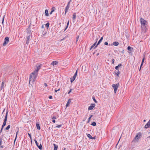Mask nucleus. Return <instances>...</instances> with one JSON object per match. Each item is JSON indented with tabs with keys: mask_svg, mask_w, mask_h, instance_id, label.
<instances>
[{
	"mask_svg": "<svg viewBox=\"0 0 150 150\" xmlns=\"http://www.w3.org/2000/svg\"><path fill=\"white\" fill-rule=\"evenodd\" d=\"M93 116V115H91L90 116V118H91V117H92Z\"/></svg>",
	"mask_w": 150,
	"mask_h": 150,
	"instance_id": "57",
	"label": "nucleus"
},
{
	"mask_svg": "<svg viewBox=\"0 0 150 150\" xmlns=\"http://www.w3.org/2000/svg\"><path fill=\"white\" fill-rule=\"evenodd\" d=\"M40 65H37L35 70L32 72L30 75L29 84L31 82L33 83L34 82L38 76V72L40 69Z\"/></svg>",
	"mask_w": 150,
	"mask_h": 150,
	"instance_id": "1",
	"label": "nucleus"
},
{
	"mask_svg": "<svg viewBox=\"0 0 150 150\" xmlns=\"http://www.w3.org/2000/svg\"><path fill=\"white\" fill-rule=\"evenodd\" d=\"M10 127V125H8L7 127L5 129L6 130L8 129Z\"/></svg>",
	"mask_w": 150,
	"mask_h": 150,
	"instance_id": "33",
	"label": "nucleus"
},
{
	"mask_svg": "<svg viewBox=\"0 0 150 150\" xmlns=\"http://www.w3.org/2000/svg\"><path fill=\"white\" fill-rule=\"evenodd\" d=\"M44 28V25H42V28Z\"/></svg>",
	"mask_w": 150,
	"mask_h": 150,
	"instance_id": "55",
	"label": "nucleus"
},
{
	"mask_svg": "<svg viewBox=\"0 0 150 150\" xmlns=\"http://www.w3.org/2000/svg\"><path fill=\"white\" fill-rule=\"evenodd\" d=\"M77 70L76 72L75 73L74 76H73L72 78H70L71 79V83H72L75 80L76 78L77 74Z\"/></svg>",
	"mask_w": 150,
	"mask_h": 150,
	"instance_id": "8",
	"label": "nucleus"
},
{
	"mask_svg": "<svg viewBox=\"0 0 150 150\" xmlns=\"http://www.w3.org/2000/svg\"><path fill=\"white\" fill-rule=\"evenodd\" d=\"M55 91V92H57V90H56V89H55V91Z\"/></svg>",
	"mask_w": 150,
	"mask_h": 150,
	"instance_id": "56",
	"label": "nucleus"
},
{
	"mask_svg": "<svg viewBox=\"0 0 150 150\" xmlns=\"http://www.w3.org/2000/svg\"><path fill=\"white\" fill-rule=\"evenodd\" d=\"M141 28L142 29V33H146L147 30V28H146V25H141Z\"/></svg>",
	"mask_w": 150,
	"mask_h": 150,
	"instance_id": "4",
	"label": "nucleus"
},
{
	"mask_svg": "<svg viewBox=\"0 0 150 150\" xmlns=\"http://www.w3.org/2000/svg\"><path fill=\"white\" fill-rule=\"evenodd\" d=\"M93 139H95V137H93Z\"/></svg>",
	"mask_w": 150,
	"mask_h": 150,
	"instance_id": "60",
	"label": "nucleus"
},
{
	"mask_svg": "<svg viewBox=\"0 0 150 150\" xmlns=\"http://www.w3.org/2000/svg\"><path fill=\"white\" fill-rule=\"evenodd\" d=\"M145 121H146V120H144V122H145Z\"/></svg>",
	"mask_w": 150,
	"mask_h": 150,
	"instance_id": "63",
	"label": "nucleus"
},
{
	"mask_svg": "<svg viewBox=\"0 0 150 150\" xmlns=\"http://www.w3.org/2000/svg\"><path fill=\"white\" fill-rule=\"evenodd\" d=\"M27 40L26 43L28 45L29 42V41L31 40V35H27Z\"/></svg>",
	"mask_w": 150,
	"mask_h": 150,
	"instance_id": "9",
	"label": "nucleus"
},
{
	"mask_svg": "<svg viewBox=\"0 0 150 150\" xmlns=\"http://www.w3.org/2000/svg\"><path fill=\"white\" fill-rule=\"evenodd\" d=\"M19 132V131L18 130L17 132H16V137H15V140H14V141H15V140H16V138L17 137V134H18V133Z\"/></svg>",
	"mask_w": 150,
	"mask_h": 150,
	"instance_id": "34",
	"label": "nucleus"
},
{
	"mask_svg": "<svg viewBox=\"0 0 150 150\" xmlns=\"http://www.w3.org/2000/svg\"><path fill=\"white\" fill-rule=\"evenodd\" d=\"M102 40H100L99 41H98L97 44L96 45V46H95V47H96L100 43V42H102Z\"/></svg>",
	"mask_w": 150,
	"mask_h": 150,
	"instance_id": "29",
	"label": "nucleus"
},
{
	"mask_svg": "<svg viewBox=\"0 0 150 150\" xmlns=\"http://www.w3.org/2000/svg\"><path fill=\"white\" fill-rule=\"evenodd\" d=\"M60 90V88H59V89H58L57 90V91H59Z\"/></svg>",
	"mask_w": 150,
	"mask_h": 150,
	"instance_id": "58",
	"label": "nucleus"
},
{
	"mask_svg": "<svg viewBox=\"0 0 150 150\" xmlns=\"http://www.w3.org/2000/svg\"><path fill=\"white\" fill-rule=\"evenodd\" d=\"M55 8H52V12H53V11H54V9H55Z\"/></svg>",
	"mask_w": 150,
	"mask_h": 150,
	"instance_id": "40",
	"label": "nucleus"
},
{
	"mask_svg": "<svg viewBox=\"0 0 150 150\" xmlns=\"http://www.w3.org/2000/svg\"><path fill=\"white\" fill-rule=\"evenodd\" d=\"M36 127L37 129H38L40 130V126L39 124L37 123H36Z\"/></svg>",
	"mask_w": 150,
	"mask_h": 150,
	"instance_id": "25",
	"label": "nucleus"
},
{
	"mask_svg": "<svg viewBox=\"0 0 150 150\" xmlns=\"http://www.w3.org/2000/svg\"><path fill=\"white\" fill-rule=\"evenodd\" d=\"M147 138H150V136H149V137H147Z\"/></svg>",
	"mask_w": 150,
	"mask_h": 150,
	"instance_id": "61",
	"label": "nucleus"
},
{
	"mask_svg": "<svg viewBox=\"0 0 150 150\" xmlns=\"http://www.w3.org/2000/svg\"><path fill=\"white\" fill-rule=\"evenodd\" d=\"M53 145L54 146V150H57L58 148V146L56 145L55 144H54Z\"/></svg>",
	"mask_w": 150,
	"mask_h": 150,
	"instance_id": "26",
	"label": "nucleus"
},
{
	"mask_svg": "<svg viewBox=\"0 0 150 150\" xmlns=\"http://www.w3.org/2000/svg\"><path fill=\"white\" fill-rule=\"evenodd\" d=\"M49 98L50 99H51L52 98V96H49Z\"/></svg>",
	"mask_w": 150,
	"mask_h": 150,
	"instance_id": "47",
	"label": "nucleus"
},
{
	"mask_svg": "<svg viewBox=\"0 0 150 150\" xmlns=\"http://www.w3.org/2000/svg\"><path fill=\"white\" fill-rule=\"evenodd\" d=\"M104 45H108V43L107 42H105L104 43Z\"/></svg>",
	"mask_w": 150,
	"mask_h": 150,
	"instance_id": "43",
	"label": "nucleus"
},
{
	"mask_svg": "<svg viewBox=\"0 0 150 150\" xmlns=\"http://www.w3.org/2000/svg\"><path fill=\"white\" fill-rule=\"evenodd\" d=\"M69 6H67L65 8V14H66V13L67 11L69 9Z\"/></svg>",
	"mask_w": 150,
	"mask_h": 150,
	"instance_id": "19",
	"label": "nucleus"
},
{
	"mask_svg": "<svg viewBox=\"0 0 150 150\" xmlns=\"http://www.w3.org/2000/svg\"><path fill=\"white\" fill-rule=\"evenodd\" d=\"M142 136V134L141 132L138 133L133 140L132 142H137L141 139Z\"/></svg>",
	"mask_w": 150,
	"mask_h": 150,
	"instance_id": "2",
	"label": "nucleus"
},
{
	"mask_svg": "<svg viewBox=\"0 0 150 150\" xmlns=\"http://www.w3.org/2000/svg\"><path fill=\"white\" fill-rule=\"evenodd\" d=\"M69 21H68V22L67 23V26H66V29H67V28L68 27V25H69Z\"/></svg>",
	"mask_w": 150,
	"mask_h": 150,
	"instance_id": "37",
	"label": "nucleus"
},
{
	"mask_svg": "<svg viewBox=\"0 0 150 150\" xmlns=\"http://www.w3.org/2000/svg\"><path fill=\"white\" fill-rule=\"evenodd\" d=\"M92 99H93V101L95 102L96 103H97V102L95 99V97L94 96H93L92 97Z\"/></svg>",
	"mask_w": 150,
	"mask_h": 150,
	"instance_id": "30",
	"label": "nucleus"
},
{
	"mask_svg": "<svg viewBox=\"0 0 150 150\" xmlns=\"http://www.w3.org/2000/svg\"><path fill=\"white\" fill-rule=\"evenodd\" d=\"M115 74L117 75V76L118 77L119 76L120 74V73L119 72V71H115Z\"/></svg>",
	"mask_w": 150,
	"mask_h": 150,
	"instance_id": "24",
	"label": "nucleus"
},
{
	"mask_svg": "<svg viewBox=\"0 0 150 150\" xmlns=\"http://www.w3.org/2000/svg\"><path fill=\"white\" fill-rule=\"evenodd\" d=\"M4 16L2 18V24H3V23H4Z\"/></svg>",
	"mask_w": 150,
	"mask_h": 150,
	"instance_id": "45",
	"label": "nucleus"
},
{
	"mask_svg": "<svg viewBox=\"0 0 150 150\" xmlns=\"http://www.w3.org/2000/svg\"><path fill=\"white\" fill-rule=\"evenodd\" d=\"M30 26V25H29L28 28L26 29L27 35H32V32Z\"/></svg>",
	"mask_w": 150,
	"mask_h": 150,
	"instance_id": "5",
	"label": "nucleus"
},
{
	"mask_svg": "<svg viewBox=\"0 0 150 150\" xmlns=\"http://www.w3.org/2000/svg\"><path fill=\"white\" fill-rule=\"evenodd\" d=\"M5 86L4 85V82H3L1 84V86L0 87L1 88V90L2 89H4V87Z\"/></svg>",
	"mask_w": 150,
	"mask_h": 150,
	"instance_id": "15",
	"label": "nucleus"
},
{
	"mask_svg": "<svg viewBox=\"0 0 150 150\" xmlns=\"http://www.w3.org/2000/svg\"><path fill=\"white\" fill-rule=\"evenodd\" d=\"M115 61L114 59H113L112 60V64H113L114 63V62Z\"/></svg>",
	"mask_w": 150,
	"mask_h": 150,
	"instance_id": "42",
	"label": "nucleus"
},
{
	"mask_svg": "<svg viewBox=\"0 0 150 150\" xmlns=\"http://www.w3.org/2000/svg\"><path fill=\"white\" fill-rule=\"evenodd\" d=\"M140 22L141 23V25H146V21L142 18H141L140 19Z\"/></svg>",
	"mask_w": 150,
	"mask_h": 150,
	"instance_id": "11",
	"label": "nucleus"
},
{
	"mask_svg": "<svg viewBox=\"0 0 150 150\" xmlns=\"http://www.w3.org/2000/svg\"><path fill=\"white\" fill-rule=\"evenodd\" d=\"M58 62L57 61H53L52 63L51 64L54 66V65H56L58 64Z\"/></svg>",
	"mask_w": 150,
	"mask_h": 150,
	"instance_id": "14",
	"label": "nucleus"
},
{
	"mask_svg": "<svg viewBox=\"0 0 150 150\" xmlns=\"http://www.w3.org/2000/svg\"><path fill=\"white\" fill-rule=\"evenodd\" d=\"M52 119L53 120H54L56 119V117L55 116H53L52 117Z\"/></svg>",
	"mask_w": 150,
	"mask_h": 150,
	"instance_id": "38",
	"label": "nucleus"
},
{
	"mask_svg": "<svg viewBox=\"0 0 150 150\" xmlns=\"http://www.w3.org/2000/svg\"><path fill=\"white\" fill-rule=\"evenodd\" d=\"M76 17V13H74L73 16V20H75Z\"/></svg>",
	"mask_w": 150,
	"mask_h": 150,
	"instance_id": "23",
	"label": "nucleus"
},
{
	"mask_svg": "<svg viewBox=\"0 0 150 150\" xmlns=\"http://www.w3.org/2000/svg\"><path fill=\"white\" fill-rule=\"evenodd\" d=\"M91 119V118H90V117L88 118V122H89L90 121Z\"/></svg>",
	"mask_w": 150,
	"mask_h": 150,
	"instance_id": "51",
	"label": "nucleus"
},
{
	"mask_svg": "<svg viewBox=\"0 0 150 150\" xmlns=\"http://www.w3.org/2000/svg\"><path fill=\"white\" fill-rule=\"evenodd\" d=\"M71 99H69V100H68V101L67 102V103L66 106L68 107L69 105V104L70 103H71Z\"/></svg>",
	"mask_w": 150,
	"mask_h": 150,
	"instance_id": "18",
	"label": "nucleus"
},
{
	"mask_svg": "<svg viewBox=\"0 0 150 150\" xmlns=\"http://www.w3.org/2000/svg\"><path fill=\"white\" fill-rule=\"evenodd\" d=\"M44 85L45 87H47V84L46 83H44Z\"/></svg>",
	"mask_w": 150,
	"mask_h": 150,
	"instance_id": "48",
	"label": "nucleus"
},
{
	"mask_svg": "<svg viewBox=\"0 0 150 150\" xmlns=\"http://www.w3.org/2000/svg\"><path fill=\"white\" fill-rule=\"evenodd\" d=\"M72 89H71L69 91V92H68V94H69L70 93V92H71V91H72Z\"/></svg>",
	"mask_w": 150,
	"mask_h": 150,
	"instance_id": "44",
	"label": "nucleus"
},
{
	"mask_svg": "<svg viewBox=\"0 0 150 150\" xmlns=\"http://www.w3.org/2000/svg\"><path fill=\"white\" fill-rule=\"evenodd\" d=\"M115 69H116L117 70V71H119L118 70V66H117L115 67Z\"/></svg>",
	"mask_w": 150,
	"mask_h": 150,
	"instance_id": "36",
	"label": "nucleus"
},
{
	"mask_svg": "<svg viewBox=\"0 0 150 150\" xmlns=\"http://www.w3.org/2000/svg\"><path fill=\"white\" fill-rule=\"evenodd\" d=\"M99 54V53H98V54H97V55H98Z\"/></svg>",
	"mask_w": 150,
	"mask_h": 150,
	"instance_id": "64",
	"label": "nucleus"
},
{
	"mask_svg": "<svg viewBox=\"0 0 150 150\" xmlns=\"http://www.w3.org/2000/svg\"><path fill=\"white\" fill-rule=\"evenodd\" d=\"M3 129V128H2V127L1 129V130L0 131V133H1Z\"/></svg>",
	"mask_w": 150,
	"mask_h": 150,
	"instance_id": "46",
	"label": "nucleus"
},
{
	"mask_svg": "<svg viewBox=\"0 0 150 150\" xmlns=\"http://www.w3.org/2000/svg\"><path fill=\"white\" fill-rule=\"evenodd\" d=\"M150 126V120L148 122L146 123V124L145 126V128H147Z\"/></svg>",
	"mask_w": 150,
	"mask_h": 150,
	"instance_id": "13",
	"label": "nucleus"
},
{
	"mask_svg": "<svg viewBox=\"0 0 150 150\" xmlns=\"http://www.w3.org/2000/svg\"><path fill=\"white\" fill-rule=\"evenodd\" d=\"M79 38V36H78L77 37V40H76V41H77L78 40V39Z\"/></svg>",
	"mask_w": 150,
	"mask_h": 150,
	"instance_id": "52",
	"label": "nucleus"
},
{
	"mask_svg": "<svg viewBox=\"0 0 150 150\" xmlns=\"http://www.w3.org/2000/svg\"><path fill=\"white\" fill-rule=\"evenodd\" d=\"M8 115V112H7L6 113V115L5 117L4 122L2 126V128H4V127L6 125L7 121V116Z\"/></svg>",
	"mask_w": 150,
	"mask_h": 150,
	"instance_id": "7",
	"label": "nucleus"
},
{
	"mask_svg": "<svg viewBox=\"0 0 150 150\" xmlns=\"http://www.w3.org/2000/svg\"><path fill=\"white\" fill-rule=\"evenodd\" d=\"M63 150H66V149L65 148H64Z\"/></svg>",
	"mask_w": 150,
	"mask_h": 150,
	"instance_id": "62",
	"label": "nucleus"
},
{
	"mask_svg": "<svg viewBox=\"0 0 150 150\" xmlns=\"http://www.w3.org/2000/svg\"><path fill=\"white\" fill-rule=\"evenodd\" d=\"M71 1V0H70L69 1L68 3V4H67V6H69V5L70 4V2Z\"/></svg>",
	"mask_w": 150,
	"mask_h": 150,
	"instance_id": "41",
	"label": "nucleus"
},
{
	"mask_svg": "<svg viewBox=\"0 0 150 150\" xmlns=\"http://www.w3.org/2000/svg\"><path fill=\"white\" fill-rule=\"evenodd\" d=\"M34 141H35V144L39 148V149L40 150L42 149V144H40V145H39V144H38V142L36 140H34Z\"/></svg>",
	"mask_w": 150,
	"mask_h": 150,
	"instance_id": "10",
	"label": "nucleus"
},
{
	"mask_svg": "<svg viewBox=\"0 0 150 150\" xmlns=\"http://www.w3.org/2000/svg\"><path fill=\"white\" fill-rule=\"evenodd\" d=\"M95 104H91V105L88 108V110H91L93 109V108L95 107Z\"/></svg>",
	"mask_w": 150,
	"mask_h": 150,
	"instance_id": "12",
	"label": "nucleus"
},
{
	"mask_svg": "<svg viewBox=\"0 0 150 150\" xmlns=\"http://www.w3.org/2000/svg\"><path fill=\"white\" fill-rule=\"evenodd\" d=\"M117 66H118V67H120L121 66H122V64H119Z\"/></svg>",
	"mask_w": 150,
	"mask_h": 150,
	"instance_id": "49",
	"label": "nucleus"
},
{
	"mask_svg": "<svg viewBox=\"0 0 150 150\" xmlns=\"http://www.w3.org/2000/svg\"><path fill=\"white\" fill-rule=\"evenodd\" d=\"M45 26L47 27L48 29L49 26V23H47L45 25Z\"/></svg>",
	"mask_w": 150,
	"mask_h": 150,
	"instance_id": "32",
	"label": "nucleus"
},
{
	"mask_svg": "<svg viewBox=\"0 0 150 150\" xmlns=\"http://www.w3.org/2000/svg\"><path fill=\"white\" fill-rule=\"evenodd\" d=\"M61 126H62V125H59L57 126L56 127H58V128H59V127H61Z\"/></svg>",
	"mask_w": 150,
	"mask_h": 150,
	"instance_id": "39",
	"label": "nucleus"
},
{
	"mask_svg": "<svg viewBox=\"0 0 150 150\" xmlns=\"http://www.w3.org/2000/svg\"><path fill=\"white\" fill-rule=\"evenodd\" d=\"M46 34V33H45L44 34H42V35H43V36H45V35Z\"/></svg>",
	"mask_w": 150,
	"mask_h": 150,
	"instance_id": "54",
	"label": "nucleus"
},
{
	"mask_svg": "<svg viewBox=\"0 0 150 150\" xmlns=\"http://www.w3.org/2000/svg\"><path fill=\"white\" fill-rule=\"evenodd\" d=\"M103 37H101V38L100 39V40H101L102 41V40H103Z\"/></svg>",
	"mask_w": 150,
	"mask_h": 150,
	"instance_id": "53",
	"label": "nucleus"
},
{
	"mask_svg": "<svg viewBox=\"0 0 150 150\" xmlns=\"http://www.w3.org/2000/svg\"><path fill=\"white\" fill-rule=\"evenodd\" d=\"M28 135L30 137V139L31 140L32 139V137H31V135L29 133H28Z\"/></svg>",
	"mask_w": 150,
	"mask_h": 150,
	"instance_id": "35",
	"label": "nucleus"
},
{
	"mask_svg": "<svg viewBox=\"0 0 150 150\" xmlns=\"http://www.w3.org/2000/svg\"><path fill=\"white\" fill-rule=\"evenodd\" d=\"M45 15L47 16H49L48 11L46 9L45 10Z\"/></svg>",
	"mask_w": 150,
	"mask_h": 150,
	"instance_id": "20",
	"label": "nucleus"
},
{
	"mask_svg": "<svg viewBox=\"0 0 150 150\" xmlns=\"http://www.w3.org/2000/svg\"><path fill=\"white\" fill-rule=\"evenodd\" d=\"M52 122H54V123H55V120H52Z\"/></svg>",
	"mask_w": 150,
	"mask_h": 150,
	"instance_id": "50",
	"label": "nucleus"
},
{
	"mask_svg": "<svg viewBox=\"0 0 150 150\" xmlns=\"http://www.w3.org/2000/svg\"><path fill=\"white\" fill-rule=\"evenodd\" d=\"M9 39L8 37H6L4 39V41L3 44V46H6L7 44H8L9 42Z\"/></svg>",
	"mask_w": 150,
	"mask_h": 150,
	"instance_id": "6",
	"label": "nucleus"
},
{
	"mask_svg": "<svg viewBox=\"0 0 150 150\" xmlns=\"http://www.w3.org/2000/svg\"><path fill=\"white\" fill-rule=\"evenodd\" d=\"M145 58V56H144L143 57V59H142V62L141 65H140V68L139 70H140L141 68V67L142 66V65H143V64L144 62V60Z\"/></svg>",
	"mask_w": 150,
	"mask_h": 150,
	"instance_id": "16",
	"label": "nucleus"
},
{
	"mask_svg": "<svg viewBox=\"0 0 150 150\" xmlns=\"http://www.w3.org/2000/svg\"><path fill=\"white\" fill-rule=\"evenodd\" d=\"M132 49L131 47L128 46L127 47V49L128 50L130 51H132Z\"/></svg>",
	"mask_w": 150,
	"mask_h": 150,
	"instance_id": "28",
	"label": "nucleus"
},
{
	"mask_svg": "<svg viewBox=\"0 0 150 150\" xmlns=\"http://www.w3.org/2000/svg\"><path fill=\"white\" fill-rule=\"evenodd\" d=\"M98 39H97L96 40V41L92 45V46L90 48V50H91L96 44L97 43V41Z\"/></svg>",
	"mask_w": 150,
	"mask_h": 150,
	"instance_id": "21",
	"label": "nucleus"
},
{
	"mask_svg": "<svg viewBox=\"0 0 150 150\" xmlns=\"http://www.w3.org/2000/svg\"><path fill=\"white\" fill-rule=\"evenodd\" d=\"M119 85V83H118L116 84H113L112 85V86L114 89V92L115 93H116Z\"/></svg>",
	"mask_w": 150,
	"mask_h": 150,
	"instance_id": "3",
	"label": "nucleus"
},
{
	"mask_svg": "<svg viewBox=\"0 0 150 150\" xmlns=\"http://www.w3.org/2000/svg\"><path fill=\"white\" fill-rule=\"evenodd\" d=\"M119 45V43L118 42H114L113 43V45L115 46H117Z\"/></svg>",
	"mask_w": 150,
	"mask_h": 150,
	"instance_id": "22",
	"label": "nucleus"
},
{
	"mask_svg": "<svg viewBox=\"0 0 150 150\" xmlns=\"http://www.w3.org/2000/svg\"><path fill=\"white\" fill-rule=\"evenodd\" d=\"M91 125L93 126H95L96 125V123L95 122H93L92 123Z\"/></svg>",
	"mask_w": 150,
	"mask_h": 150,
	"instance_id": "31",
	"label": "nucleus"
},
{
	"mask_svg": "<svg viewBox=\"0 0 150 150\" xmlns=\"http://www.w3.org/2000/svg\"><path fill=\"white\" fill-rule=\"evenodd\" d=\"M2 139L1 138H0V148H2L3 146L1 145L2 142Z\"/></svg>",
	"mask_w": 150,
	"mask_h": 150,
	"instance_id": "17",
	"label": "nucleus"
},
{
	"mask_svg": "<svg viewBox=\"0 0 150 150\" xmlns=\"http://www.w3.org/2000/svg\"><path fill=\"white\" fill-rule=\"evenodd\" d=\"M52 11H51L50 13V14H52Z\"/></svg>",
	"mask_w": 150,
	"mask_h": 150,
	"instance_id": "59",
	"label": "nucleus"
},
{
	"mask_svg": "<svg viewBox=\"0 0 150 150\" xmlns=\"http://www.w3.org/2000/svg\"><path fill=\"white\" fill-rule=\"evenodd\" d=\"M87 137L89 139H93V137L91 136L89 134H87Z\"/></svg>",
	"mask_w": 150,
	"mask_h": 150,
	"instance_id": "27",
	"label": "nucleus"
}]
</instances>
